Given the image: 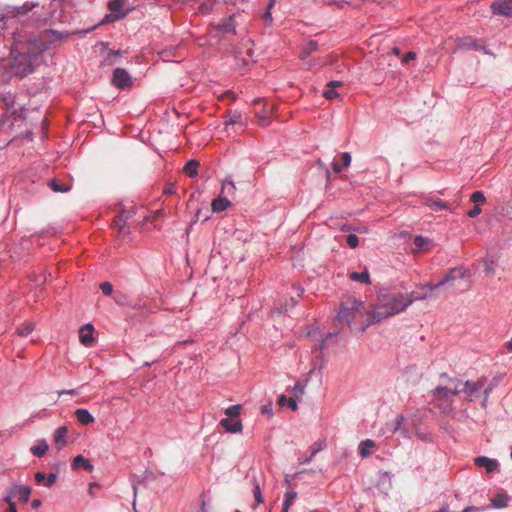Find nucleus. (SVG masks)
Returning a JSON list of instances; mask_svg holds the SVG:
<instances>
[{"mask_svg":"<svg viewBox=\"0 0 512 512\" xmlns=\"http://www.w3.org/2000/svg\"><path fill=\"white\" fill-rule=\"evenodd\" d=\"M46 50L44 42L22 32L13 33L10 68L13 74L23 77L37 65L38 57Z\"/></svg>","mask_w":512,"mask_h":512,"instance_id":"obj_1","label":"nucleus"},{"mask_svg":"<svg viewBox=\"0 0 512 512\" xmlns=\"http://www.w3.org/2000/svg\"><path fill=\"white\" fill-rule=\"evenodd\" d=\"M449 383L453 386L454 394L464 393L466 394L465 400L472 402L480 396L485 385V379L462 381L458 378H450Z\"/></svg>","mask_w":512,"mask_h":512,"instance_id":"obj_2","label":"nucleus"},{"mask_svg":"<svg viewBox=\"0 0 512 512\" xmlns=\"http://www.w3.org/2000/svg\"><path fill=\"white\" fill-rule=\"evenodd\" d=\"M455 395L453 386H438L432 391V401L441 410L450 412L454 410L451 396Z\"/></svg>","mask_w":512,"mask_h":512,"instance_id":"obj_3","label":"nucleus"},{"mask_svg":"<svg viewBox=\"0 0 512 512\" xmlns=\"http://www.w3.org/2000/svg\"><path fill=\"white\" fill-rule=\"evenodd\" d=\"M380 296L389 309L390 316L403 312L409 306L406 294L390 293L380 294Z\"/></svg>","mask_w":512,"mask_h":512,"instance_id":"obj_4","label":"nucleus"},{"mask_svg":"<svg viewBox=\"0 0 512 512\" xmlns=\"http://www.w3.org/2000/svg\"><path fill=\"white\" fill-rule=\"evenodd\" d=\"M363 307V303L354 297H348L340 304L338 319L341 322L350 324L354 319L355 313Z\"/></svg>","mask_w":512,"mask_h":512,"instance_id":"obj_5","label":"nucleus"},{"mask_svg":"<svg viewBox=\"0 0 512 512\" xmlns=\"http://www.w3.org/2000/svg\"><path fill=\"white\" fill-rule=\"evenodd\" d=\"M367 316L370 319L368 325L381 322L382 320L391 317L389 309L383 302L380 295L378 296L377 302L372 306V308L369 311H367Z\"/></svg>","mask_w":512,"mask_h":512,"instance_id":"obj_6","label":"nucleus"},{"mask_svg":"<svg viewBox=\"0 0 512 512\" xmlns=\"http://www.w3.org/2000/svg\"><path fill=\"white\" fill-rule=\"evenodd\" d=\"M113 84L120 88L125 89L132 86V79L129 73L123 68H116L113 72Z\"/></svg>","mask_w":512,"mask_h":512,"instance_id":"obj_7","label":"nucleus"},{"mask_svg":"<svg viewBox=\"0 0 512 512\" xmlns=\"http://www.w3.org/2000/svg\"><path fill=\"white\" fill-rule=\"evenodd\" d=\"M413 242L415 247L412 249V252L415 254L429 252L434 247L433 241L423 236H416Z\"/></svg>","mask_w":512,"mask_h":512,"instance_id":"obj_8","label":"nucleus"},{"mask_svg":"<svg viewBox=\"0 0 512 512\" xmlns=\"http://www.w3.org/2000/svg\"><path fill=\"white\" fill-rule=\"evenodd\" d=\"M491 8L493 13L511 17L512 16V0H496Z\"/></svg>","mask_w":512,"mask_h":512,"instance_id":"obj_9","label":"nucleus"},{"mask_svg":"<svg viewBox=\"0 0 512 512\" xmlns=\"http://www.w3.org/2000/svg\"><path fill=\"white\" fill-rule=\"evenodd\" d=\"M93 325L92 324H86L79 330V338L83 345L85 346H91L94 342L93 338Z\"/></svg>","mask_w":512,"mask_h":512,"instance_id":"obj_10","label":"nucleus"},{"mask_svg":"<svg viewBox=\"0 0 512 512\" xmlns=\"http://www.w3.org/2000/svg\"><path fill=\"white\" fill-rule=\"evenodd\" d=\"M219 424L229 433H240L243 429L241 420L224 418L220 420Z\"/></svg>","mask_w":512,"mask_h":512,"instance_id":"obj_11","label":"nucleus"},{"mask_svg":"<svg viewBox=\"0 0 512 512\" xmlns=\"http://www.w3.org/2000/svg\"><path fill=\"white\" fill-rule=\"evenodd\" d=\"M423 204L435 211L438 209H446L451 211L450 205L439 198L425 197L423 199Z\"/></svg>","mask_w":512,"mask_h":512,"instance_id":"obj_12","label":"nucleus"},{"mask_svg":"<svg viewBox=\"0 0 512 512\" xmlns=\"http://www.w3.org/2000/svg\"><path fill=\"white\" fill-rule=\"evenodd\" d=\"M13 494L24 503H27L30 498L31 488L24 485H12Z\"/></svg>","mask_w":512,"mask_h":512,"instance_id":"obj_13","label":"nucleus"},{"mask_svg":"<svg viewBox=\"0 0 512 512\" xmlns=\"http://www.w3.org/2000/svg\"><path fill=\"white\" fill-rule=\"evenodd\" d=\"M475 465L478 467H484L487 472L491 473L495 471L498 467V463L496 460L490 459L485 456H480L475 458Z\"/></svg>","mask_w":512,"mask_h":512,"instance_id":"obj_14","label":"nucleus"},{"mask_svg":"<svg viewBox=\"0 0 512 512\" xmlns=\"http://www.w3.org/2000/svg\"><path fill=\"white\" fill-rule=\"evenodd\" d=\"M4 105H5V112L2 115V118H0V126L7 123L8 119L12 117L17 109L14 108V100L12 98H4Z\"/></svg>","mask_w":512,"mask_h":512,"instance_id":"obj_15","label":"nucleus"},{"mask_svg":"<svg viewBox=\"0 0 512 512\" xmlns=\"http://www.w3.org/2000/svg\"><path fill=\"white\" fill-rule=\"evenodd\" d=\"M225 118V126H229V125H235V124H240L242 126L245 125V122L243 121V115L240 111L238 110H234V111H228L226 113V115L224 116Z\"/></svg>","mask_w":512,"mask_h":512,"instance_id":"obj_16","label":"nucleus"},{"mask_svg":"<svg viewBox=\"0 0 512 512\" xmlns=\"http://www.w3.org/2000/svg\"><path fill=\"white\" fill-rule=\"evenodd\" d=\"M467 273H468L467 270L453 268L448 272V274L441 281H439L437 283V286H442L446 283H449V282L455 280L456 278H464Z\"/></svg>","mask_w":512,"mask_h":512,"instance_id":"obj_17","label":"nucleus"},{"mask_svg":"<svg viewBox=\"0 0 512 512\" xmlns=\"http://www.w3.org/2000/svg\"><path fill=\"white\" fill-rule=\"evenodd\" d=\"M68 433V428L66 426H60L56 429L53 440L54 443L57 445L58 449L63 448L67 442H66V435Z\"/></svg>","mask_w":512,"mask_h":512,"instance_id":"obj_18","label":"nucleus"},{"mask_svg":"<svg viewBox=\"0 0 512 512\" xmlns=\"http://www.w3.org/2000/svg\"><path fill=\"white\" fill-rule=\"evenodd\" d=\"M217 34L225 35L228 33L235 34V27L233 25V16H230L228 21L223 24L213 26Z\"/></svg>","mask_w":512,"mask_h":512,"instance_id":"obj_19","label":"nucleus"},{"mask_svg":"<svg viewBox=\"0 0 512 512\" xmlns=\"http://www.w3.org/2000/svg\"><path fill=\"white\" fill-rule=\"evenodd\" d=\"M34 6L35 5L24 4L22 7H15L11 12H8L6 15L0 17V29H3V21L9 16V14H11L12 17L23 15L30 11Z\"/></svg>","mask_w":512,"mask_h":512,"instance_id":"obj_20","label":"nucleus"},{"mask_svg":"<svg viewBox=\"0 0 512 512\" xmlns=\"http://www.w3.org/2000/svg\"><path fill=\"white\" fill-rule=\"evenodd\" d=\"M79 468H83L86 471H92L93 465L88 459L84 458L82 455H78L73 459L72 469L77 470Z\"/></svg>","mask_w":512,"mask_h":512,"instance_id":"obj_21","label":"nucleus"},{"mask_svg":"<svg viewBox=\"0 0 512 512\" xmlns=\"http://www.w3.org/2000/svg\"><path fill=\"white\" fill-rule=\"evenodd\" d=\"M74 414L76 419L83 425H89L95 421L94 417L86 409H77Z\"/></svg>","mask_w":512,"mask_h":512,"instance_id":"obj_22","label":"nucleus"},{"mask_svg":"<svg viewBox=\"0 0 512 512\" xmlns=\"http://www.w3.org/2000/svg\"><path fill=\"white\" fill-rule=\"evenodd\" d=\"M49 187L54 192L66 193L71 190L72 186L70 183L60 182L58 179H52L49 181Z\"/></svg>","mask_w":512,"mask_h":512,"instance_id":"obj_23","label":"nucleus"},{"mask_svg":"<svg viewBox=\"0 0 512 512\" xmlns=\"http://www.w3.org/2000/svg\"><path fill=\"white\" fill-rule=\"evenodd\" d=\"M48 444L45 440L39 441L36 445L31 447V453L36 457H43L48 451Z\"/></svg>","mask_w":512,"mask_h":512,"instance_id":"obj_24","label":"nucleus"},{"mask_svg":"<svg viewBox=\"0 0 512 512\" xmlns=\"http://www.w3.org/2000/svg\"><path fill=\"white\" fill-rule=\"evenodd\" d=\"M229 205H230V201L227 198H221V197L213 200V202L211 204L213 212H218V213L226 210Z\"/></svg>","mask_w":512,"mask_h":512,"instance_id":"obj_25","label":"nucleus"},{"mask_svg":"<svg viewBox=\"0 0 512 512\" xmlns=\"http://www.w3.org/2000/svg\"><path fill=\"white\" fill-rule=\"evenodd\" d=\"M318 49V44L315 41H309L306 44L303 45L300 57L302 59L307 58L310 54L315 52Z\"/></svg>","mask_w":512,"mask_h":512,"instance_id":"obj_26","label":"nucleus"},{"mask_svg":"<svg viewBox=\"0 0 512 512\" xmlns=\"http://www.w3.org/2000/svg\"><path fill=\"white\" fill-rule=\"evenodd\" d=\"M199 167V162L196 160H190L188 161L184 168L183 172L187 174L189 177H195L197 175V169Z\"/></svg>","mask_w":512,"mask_h":512,"instance_id":"obj_27","label":"nucleus"},{"mask_svg":"<svg viewBox=\"0 0 512 512\" xmlns=\"http://www.w3.org/2000/svg\"><path fill=\"white\" fill-rule=\"evenodd\" d=\"M349 278L352 281H358V282H361V283H364V284H370V276H369V272L367 270H365L362 273L352 272L349 275Z\"/></svg>","mask_w":512,"mask_h":512,"instance_id":"obj_28","label":"nucleus"},{"mask_svg":"<svg viewBox=\"0 0 512 512\" xmlns=\"http://www.w3.org/2000/svg\"><path fill=\"white\" fill-rule=\"evenodd\" d=\"M278 405L283 407L287 405L292 411H296L298 406L294 398H287L285 395H281L278 399Z\"/></svg>","mask_w":512,"mask_h":512,"instance_id":"obj_29","label":"nucleus"},{"mask_svg":"<svg viewBox=\"0 0 512 512\" xmlns=\"http://www.w3.org/2000/svg\"><path fill=\"white\" fill-rule=\"evenodd\" d=\"M408 298L409 305L412 304L414 301L417 300H425L428 297H430V294L428 291L425 292H419V291H412L409 294H406Z\"/></svg>","mask_w":512,"mask_h":512,"instance_id":"obj_30","label":"nucleus"},{"mask_svg":"<svg viewBox=\"0 0 512 512\" xmlns=\"http://www.w3.org/2000/svg\"><path fill=\"white\" fill-rule=\"evenodd\" d=\"M375 446V443L371 439H366L365 441H362L359 445V451L362 457H367L370 455V448H373Z\"/></svg>","mask_w":512,"mask_h":512,"instance_id":"obj_31","label":"nucleus"},{"mask_svg":"<svg viewBox=\"0 0 512 512\" xmlns=\"http://www.w3.org/2000/svg\"><path fill=\"white\" fill-rule=\"evenodd\" d=\"M508 505V496L504 494H497L492 499V506L494 508H504Z\"/></svg>","mask_w":512,"mask_h":512,"instance_id":"obj_32","label":"nucleus"},{"mask_svg":"<svg viewBox=\"0 0 512 512\" xmlns=\"http://www.w3.org/2000/svg\"><path fill=\"white\" fill-rule=\"evenodd\" d=\"M34 330V324L31 322L23 323L18 329L17 334L21 337L28 336Z\"/></svg>","mask_w":512,"mask_h":512,"instance_id":"obj_33","label":"nucleus"},{"mask_svg":"<svg viewBox=\"0 0 512 512\" xmlns=\"http://www.w3.org/2000/svg\"><path fill=\"white\" fill-rule=\"evenodd\" d=\"M242 406L240 404L232 405L225 409L224 413L228 418L238 417L241 413Z\"/></svg>","mask_w":512,"mask_h":512,"instance_id":"obj_34","label":"nucleus"},{"mask_svg":"<svg viewBox=\"0 0 512 512\" xmlns=\"http://www.w3.org/2000/svg\"><path fill=\"white\" fill-rule=\"evenodd\" d=\"M125 5V0H111L108 4L110 11L114 13H121Z\"/></svg>","mask_w":512,"mask_h":512,"instance_id":"obj_35","label":"nucleus"},{"mask_svg":"<svg viewBox=\"0 0 512 512\" xmlns=\"http://www.w3.org/2000/svg\"><path fill=\"white\" fill-rule=\"evenodd\" d=\"M459 45H460V47H463V48L479 49V46L477 45L476 41L471 37L461 39Z\"/></svg>","mask_w":512,"mask_h":512,"instance_id":"obj_36","label":"nucleus"},{"mask_svg":"<svg viewBox=\"0 0 512 512\" xmlns=\"http://www.w3.org/2000/svg\"><path fill=\"white\" fill-rule=\"evenodd\" d=\"M482 265H483L485 271L488 274H493L494 273V262H493V260H491L489 258H485V259L482 260Z\"/></svg>","mask_w":512,"mask_h":512,"instance_id":"obj_37","label":"nucleus"},{"mask_svg":"<svg viewBox=\"0 0 512 512\" xmlns=\"http://www.w3.org/2000/svg\"><path fill=\"white\" fill-rule=\"evenodd\" d=\"M346 242L348 244V246L352 249L356 248L359 244V238L357 235L355 234H349L347 236V239H346Z\"/></svg>","mask_w":512,"mask_h":512,"instance_id":"obj_38","label":"nucleus"},{"mask_svg":"<svg viewBox=\"0 0 512 512\" xmlns=\"http://www.w3.org/2000/svg\"><path fill=\"white\" fill-rule=\"evenodd\" d=\"M471 201L476 204H479V203H484L486 201V198H485L483 192L476 191L471 195Z\"/></svg>","mask_w":512,"mask_h":512,"instance_id":"obj_39","label":"nucleus"},{"mask_svg":"<svg viewBox=\"0 0 512 512\" xmlns=\"http://www.w3.org/2000/svg\"><path fill=\"white\" fill-rule=\"evenodd\" d=\"M297 497V493L295 491H290V492H287L285 494V500H284V505L285 506H292L294 500L296 499Z\"/></svg>","mask_w":512,"mask_h":512,"instance_id":"obj_40","label":"nucleus"},{"mask_svg":"<svg viewBox=\"0 0 512 512\" xmlns=\"http://www.w3.org/2000/svg\"><path fill=\"white\" fill-rule=\"evenodd\" d=\"M100 289L102 290V292L109 296L112 294L113 292V286L110 282H103L100 284Z\"/></svg>","mask_w":512,"mask_h":512,"instance_id":"obj_41","label":"nucleus"},{"mask_svg":"<svg viewBox=\"0 0 512 512\" xmlns=\"http://www.w3.org/2000/svg\"><path fill=\"white\" fill-rule=\"evenodd\" d=\"M235 185L232 181L225 180L222 184V192L227 191L228 193L235 191Z\"/></svg>","mask_w":512,"mask_h":512,"instance_id":"obj_42","label":"nucleus"},{"mask_svg":"<svg viewBox=\"0 0 512 512\" xmlns=\"http://www.w3.org/2000/svg\"><path fill=\"white\" fill-rule=\"evenodd\" d=\"M323 96L327 99H333L338 97V93L332 87H327V89L323 92Z\"/></svg>","mask_w":512,"mask_h":512,"instance_id":"obj_43","label":"nucleus"},{"mask_svg":"<svg viewBox=\"0 0 512 512\" xmlns=\"http://www.w3.org/2000/svg\"><path fill=\"white\" fill-rule=\"evenodd\" d=\"M253 494H254L255 500L258 504L263 502L261 489L258 484L254 485Z\"/></svg>","mask_w":512,"mask_h":512,"instance_id":"obj_44","label":"nucleus"},{"mask_svg":"<svg viewBox=\"0 0 512 512\" xmlns=\"http://www.w3.org/2000/svg\"><path fill=\"white\" fill-rule=\"evenodd\" d=\"M273 4H274V0H270L269 5H268V11L263 16L265 23H268V24L272 23V15H271L270 9L272 8Z\"/></svg>","mask_w":512,"mask_h":512,"instance_id":"obj_45","label":"nucleus"},{"mask_svg":"<svg viewBox=\"0 0 512 512\" xmlns=\"http://www.w3.org/2000/svg\"><path fill=\"white\" fill-rule=\"evenodd\" d=\"M56 479H57V475L55 473H50L48 475V477L46 478V482L44 483V485L46 487H51L56 482Z\"/></svg>","mask_w":512,"mask_h":512,"instance_id":"obj_46","label":"nucleus"},{"mask_svg":"<svg viewBox=\"0 0 512 512\" xmlns=\"http://www.w3.org/2000/svg\"><path fill=\"white\" fill-rule=\"evenodd\" d=\"M415 58H416V53H415V52L410 51V52L406 53V54L403 56V58H402V60H401V61H402V63H403V64H407V63H409L411 60H414Z\"/></svg>","mask_w":512,"mask_h":512,"instance_id":"obj_47","label":"nucleus"},{"mask_svg":"<svg viewBox=\"0 0 512 512\" xmlns=\"http://www.w3.org/2000/svg\"><path fill=\"white\" fill-rule=\"evenodd\" d=\"M341 158L343 160L344 167H348L351 164V155L348 152H343L341 154Z\"/></svg>","mask_w":512,"mask_h":512,"instance_id":"obj_48","label":"nucleus"},{"mask_svg":"<svg viewBox=\"0 0 512 512\" xmlns=\"http://www.w3.org/2000/svg\"><path fill=\"white\" fill-rule=\"evenodd\" d=\"M15 494H13V490L11 488V486L9 487L8 489V495L4 498L5 502L8 504V506L11 505V503H14L13 502V498H15Z\"/></svg>","mask_w":512,"mask_h":512,"instance_id":"obj_49","label":"nucleus"},{"mask_svg":"<svg viewBox=\"0 0 512 512\" xmlns=\"http://www.w3.org/2000/svg\"><path fill=\"white\" fill-rule=\"evenodd\" d=\"M125 219L123 218V216H118L116 217L114 220H113V227L114 228H120V225H125Z\"/></svg>","mask_w":512,"mask_h":512,"instance_id":"obj_50","label":"nucleus"},{"mask_svg":"<svg viewBox=\"0 0 512 512\" xmlns=\"http://www.w3.org/2000/svg\"><path fill=\"white\" fill-rule=\"evenodd\" d=\"M480 213H481V208H480L478 205H475V206L473 207V209H471V210L467 213V215H468L469 217H471V218H474V217L478 216Z\"/></svg>","mask_w":512,"mask_h":512,"instance_id":"obj_51","label":"nucleus"},{"mask_svg":"<svg viewBox=\"0 0 512 512\" xmlns=\"http://www.w3.org/2000/svg\"><path fill=\"white\" fill-rule=\"evenodd\" d=\"M35 480L38 484L45 483L46 482V475L42 472H37L35 474Z\"/></svg>","mask_w":512,"mask_h":512,"instance_id":"obj_52","label":"nucleus"},{"mask_svg":"<svg viewBox=\"0 0 512 512\" xmlns=\"http://www.w3.org/2000/svg\"><path fill=\"white\" fill-rule=\"evenodd\" d=\"M403 421H404V417L403 416H398L396 418V425L397 426L395 428V431H401L402 433H406V431L404 429L403 430L401 429V425H402Z\"/></svg>","mask_w":512,"mask_h":512,"instance_id":"obj_53","label":"nucleus"},{"mask_svg":"<svg viewBox=\"0 0 512 512\" xmlns=\"http://www.w3.org/2000/svg\"><path fill=\"white\" fill-rule=\"evenodd\" d=\"M129 234V229L125 225H120V228L118 229V235L125 237Z\"/></svg>","mask_w":512,"mask_h":512,"instance_id":"obj_54","label":"nucleus"},{"mask_svg":"<svg viewBox=\"0 0 512 512\" xmlns=\"http://www.w3.org/2000/svg\"><path fill=\"white\" fill-rule=\"evenodd\" d=\"M322 450L321 443H315L312 450H311V457H315V455Z\"/></svg>","mask_w":512,"mask_h":512,"instance_id":"obj_55","label":"nucleus"},{"mask_svg":"<svg viewBox=\"0 0 512 512\" xmlns=\"http://www.w3.org/2000/svg\"><path fill=\"white\" fill-rule=\"evenodd\" d=\"M493 388H494V384H489L485 388L483 387V389H482L483 395L486 396V398H489L490 393L492 392Z\"/></svg>","mask_w":512,"mask_h":512,"instance_id":"obj_56","label":"nucleus"},{"mask_svg":"<svg viewBox=\"0 0 512 512\" xmlns=\"http://www.w3.org/2000/svg\"><path fill=\"white\" fill-rule=\"evenodd\" d=\"M332 168L335 173H340L342 171V169L345 167L343 166V164L340 165L338 162L334 161L332 163Z\"/></svg>","mask_w":512,"mask_h":512,"instance_id":"obj_57","label":"nucleus"},{"mask_svg":"<svg viewBox=\"0 0 512 512\" xmlns=\"http://www.w3.org/2000/svg\"><path fill=\"white\" fill-rule=\"evenodd\" d=\"M481 509L475 506H468L462 510V512H479Z\"/></svg>","mask_w":512,"mask_h":512,"instance_id":"obj_58","label":"nucleus"},{"mask_svg":"<svg viewBox=\"0 0 512 512\" xmlns=\"http://www.w3.org/2000/svg\"><path fill=\"white\" fill-rule=\"evenodd\" d=\"M42 502L41 500L39 499H34L32 502H31V507L33 509H38L40 506H41Z\"/></svg>","mask_w":512,"mask_h":512,"instance_id":"obj_59","label":"nucleus"},{"mask_svg":"<svg viewBox=\"0 0 512 512\" xmlns=\"http://www.w3.org/2000/svg\"><path fill=\"white\" fill-rule=\"evenodd\" d=\"M342 85V82L340 81H330L328 84H327V87H332V88H336V87H339Z\"/></svg>","mask_w":512,"mask_h":512,"instance_id":"obj_60","label":"nucleus"},{"mask_svg":"<svg viewBox=\"0 0 512 512\" xmlns=\"http://www.w3.org/2000/svg\"><path fill=\"white\" fill-rule=\"evenodd\" d=\"M261 411L263 414L271 415L272 408L270 406H262Z\"/></svg>","mask_w":512,"mask_h":512,"instance_id":"obj_61","label":"nucleus"},{"mask_svg":"<svg viewBox=\"0 0 512 512\" xmlns=\"http://www.w3.org/2000/svg\"><path fill=\"white\" fill-rule=\"evenodd\" d=\"M437 287H438V286H437V284H436V285L427 284V285H425L424 287H422L421 289H422V290H425V289H426L427 291H430V292H431V291H433V290H434L435 288H437Z\"/></svg>","mask_w":512,"mask_h":512,"instance_id":"obj_62","label":"nucleus"},{"mask_svg":"<svg viewBox=\"0 0 512 512\" xmlns=\"http://www.w3.org/2000/svg\"><path fill=\"white\" fill-rule=\"evenodd\" d=\"M225 97H231L232 100H235V96H234V93L231 92V91H226L224 94L221 95V98H225Z\"/></svg>","mask_w":512,"mask_h":512,"instance_id":"obj_63","label":"nucleus"},{"mask_svg":"<svg viewBox=\"0 0 512 512\" xmlns=\"http://www.w3.org/2000/svg\"><path fill=\"white\" fill-rule=\"evenodd\" d=\"M5 512H17L15 503H11V505L8 506Z\"/></svg>","mask_w":512,"mask_h":512,"instance_id":"obj_64","label":"nucleus"}]
</instances>
